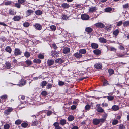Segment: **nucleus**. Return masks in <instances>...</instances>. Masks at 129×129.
Wrapping results in <instances>:
<instances>
[{"label": "nucleus", "mask_w": 129, "mask_h": 129, "mask_svg": "<svg viewBox=\"0 0 129 129\" xmlns=\"http://www.w3.org/2000/svg\"><path fill=\"white\" fill-rule=\"evenodd\" d=\"M6 67L7 68V69H9L11 67L10 64L9 63H6L5 64Z\"/></svg>", "instance_id": "nucleus-34"}, {"label": "nucleus", "mask_w": 129, "mask_h": 129, "mask_svg": "<svg viewBox=\"0 0 129 129\" xmlns=\"http://www.w3.org/2000/svg\"><path fill=\"white\" fill-rule=\"evenodd\" d=\"M70 49L69 48H65L63 50V53L64 54H66L68 53L70 51Z\"/></svg>", "instance_id": "nucleus-10"}, {"label": "nucleus", "mask_w": 129, "mask_h": 129, "mask_svg": "<svg viewBox=\"0 0 129 129\" xmlns=\"http://www.w3.org/2000/svg\"><path fill=\"white\" fill-rule=\"evenodd\" d=\"M99 122H102V123H103L105 121V119L103 118H102L100 119H99Z\"/></svg>", "instance_id": "nucleus-59"}, {"label": "nucleus", "mask_w": 129, "mask_h": 129, "mask_svg": "<svg viewBox=\"0 0 129 129\" xmlns=\"http://www.w3.org/2000/svg\"><path fill=\"white\" fill-rule=\"evenodd\" d=\"M10 125L8 124H6L4 126L5 129H9L10 128Z\"/></svg>", "instance_id": "nucleus-42"}, {"label": "nucleus", "mask_w": 129, "mask_h": 129, "mask_svg": "<svg viewBox=\"0 0 129 129\" xmlns=\"http://www.w3.org/2000/svg\"><path fill=\"white\" fill-rule=\"evenodd\" d=\"M76 107L75 105L72 106L71 107V109L72 110H74L76 109Z\"/></svg>", "instance_id": "nucleus-64"}, {"label": "nucleus", "mask_w": 129, "mask_h": 129, "mask_svg": "<svg viewBox=\"0 0 129 129\" xmlns=\"http://www.w3.org/2000/svg\"><path fill=\"white\" fill-rule=\"evenodd\" d=\"M93 52L95 54L97 55L100 54L101 52L100 50L98 49L94 50Z\"/></svg>", "instance_id": "nucleus-16"}, {"label": "nucleus", "mask_w": 129, "mask_h": 129, "mask_svg": "<svg viewBox=\"0 0 129 129\" xmlns=\"http://www.w3.org/2000/svg\"><path fill=\"white\" fill-rule=\"evenodd\" d=\"M107 116V114L105 113V114H104L103 115V116H102L103 118L105 119L106 118Z\"/></svg>", "instance_id": "nucleus-56"}, {"label": "nucleus", "mask_w": 129, "mask_h": 129, "mask_svg": "<svg viewBox=\"0 0 129 129\" xmlns=\"http://www.w3.org/2000/svg\"><path fill=\"white\" fill-rule=\"evenodd\" d=\"M123 26L124 27H127L129 26V21H126L124 22L123 23Z\"/></svg>", "instance_id": "nucleus-19"}, {"label": "nucleus", "mask_w": 129, "mask_h": 129, "mask_svg": "<svg viewBox=\"0 0 129 129\" xmlns=\"http://www.w3.org/2000/svg\"><path fill=\"white\" fill-rule=\"evenodd\" d=\"M97 9L98 8L96 7H92L90 8L89 10V12H95Z\"/></svg>", "instance_id": "nucleus-6"}, {"label": "nucleus", "mask_w": 129, "mask_h": 129, "mask_svg": "<svg viewBox=\"0 0 129 129\" xmlns=\"http://www.w3.org/2000/svg\"><path fill=\"white\" fill-rule=\"evenodd\" d=\"M7 98V95L6 94L3 95L0 97V98L3 100H6Z\"/></svg>", "instance_id": "nucleus-35"}, {"label": "nucleus", "mask_w": 129, "mask_h": 129, "mask_svg": "<svg viewBox=\"0 0 129 129\" xmlns=\"http://www.w3.org/2000/svg\"><path fill=\"white\" fill-rule=\"evenodd\" d=\"M38 57L39 58L41 59H43L44 58V56L41 54L39 55Z\"/></svg>", "instance_id": "nucleus-51"}, {"label": "nucleus", "mask_w": 129, "mask_h": 129, "mask_svg": "<svg viewBox=\"0 0 129 129\" xmlns=\"http://www.w3.org/2000/svg\"><path fill=\"white\" fill-rule=\"evenodd\" d=\"M91 46L93 48L95 49L98 48V46L97 44L94 43H93L91 44Z\"/></svg>", "instance_id": "nucleus-17"}, {"label": "nucleus", "mask_w": 129, "mask_h": 129, "mask_svg": "<svg viewBox=\"0 0 129 129\" xmlns=\"http://www.w3.org/2000/svg\"><path fill=\"white\" fill-rule=\"evenodd\" d=\"M9 13L10 15H13L15 14L16 12L14 11L13 10L10 9L9 10Z\"/></svg>", "instance_id": "nucleus-30"}, {"label": "nucleus", "mask_w": 129, "mask_h": 129, "mask_svg": "<svg viewBox=\"0 0 129 129\" xmlns=\"http://www.w3.org/2000/svg\"><path fill=\"white\" fill-rule=\"evenodd\" d=\"M118 122V121L117 120L114 119L113 120L112 124L113 125H114L117 124Z\"/></svg>", "instance_id": "nucleus-33"}, {"label": "nucleus", "mask_w": 129, "mask_h": 129, "mask_svg": "<svg viewBox=\"0 0 129 129\" xmlns=\"http://www.w3.org/2000/svg\"><path fill=\"white\" fill-rule=\"evenodd\" d=\"M112 109L114 111H116L119 110L120 109V108L117 105H114L112 107Z\"/></svg>", "instance_id": "nucleus-8"}, {"label": "nucleus", "mask_w": 129, "mask_h": 129, "mask_svg": "<svg viewBox=\"0 0 129 129\" xmlns=\"http://www.w3.org/2000/svg\"><path fill=\"white\" fill-rule=\"evenodd\" d=\"M119 31L118 29L115 30L113 32V34L114 35L117 36L119 34Z\"/></svg>", "instance_id": "nucleus-32"}, {"label": "nucleus", "mask_w": 129, "mask_h": 129, "mask_svg": "<svg viewBox=\"0 0 129 129\" xmlns=\"http://www.w3.org/2000/svg\"><path fill=\"white\" fill-rule=\"evenodd\" d=\"M50 28L52 30L54 31L56 29V27L54 25H51L50 26Z\"/></svg>", "instance_id": "nucleus-38"}, {"label": "nucleus", "mask_w": 129, "mask_h": 129, "mask_svg": "<svg viewBox=\"0 0 129 129\" xmlns=\"http://www.w3.org/2000/svg\"><path fill=\"white\" fill-rule=\"evenodd\" d=\"M107 99L109 101H112L113 100L114 97L113 96H107Z\"/></svg>", "instance_id": "nucleus-27"}, {"label": "nucleus", "mask_w": 129, "mask_h": 129, "mask_svg": "<svg viewBox=\"0 0 129 129\" xmlns=\"http://www.w3.org/2000/svg\"><path fill=\"white\" fill-rule=\"evenodd\" d=\"M41 93L42 95L44 96H46L47 94V92L46 91H43Z\"/></svg>", "instance_id": "nucleus-44"}, {"label": "nucleus", "mask_w": 129, "mask_h": 129, "mask_svg": "<svg viewBox=\"0 0 129 129\" xmlns=\"http://www.w3.org/2000/svg\"><path fill=\"white\" fill-rule=\"evenodd\" d=\"M55 63H61L63 62V60L61 58H59L55 60Z\"/></svg>", "instance_id": "nucleus-15"}, {"label": "nucleus", "mask_w": 129, "mask_h": 129, "mask_svg": "<svg viewBox=\"0 0 129 129\" xmlns=\"http://www.w3.org/2000/svg\"><path fill=\"white\" fill-rule=\"evenodd\" d=\"M112 9L111 8L109 7L106 8L105 11L106 12H110L112 11Z\"/></svg>", "instance_id": "nucleus-37"}, {"label": "nucleus", "mask_w": 129, "mask_h": 129, "mask_svg": "<svg viewBox=\"0 0 129 129\" xmlns=\"http://www.w3.org/2000/svg\"><path fill=\"white\" fill-rule=\"evenodd\" d=\"M52 46L53 48L55 49L56 50L57 48V47L56 46V45L55 44H52Z\"/></svg>", "instance_id": "nucleus-58"}, {"label": "nucleus", "mask_w": 129, "mask_h": 129, "mask_svg": "<svg viewBox=\"0 0 129 129\" xmlns=\"http://www.w3.org/2000/svg\"><path fill=\"white\" fill-rule=\"evenodd\" d=\"M122 21H121L117 22L116 23L117 26H121L122 25Z\"/></svg>", "instance_id": "nucleus-45"}, {"label": "nucleus", "mask_w": 129, "mask_h": 129, "mask_svg": "<svg viewBox=\"0 0 129 129\" xmlns=\"http://www.w3.org/2000/svg\"><path fill=\"white\" fill-rule=\"evenodd\" d=\"M94 67L98 69H101L102 67V66L101 63H98L94 65Z\"/></svg>", "instance_id": "nucleus-13"}, {"label": "nucleus", "mask_w": 129, "mask_h": 129, "mask_svg": "<svg viewBox=\"0 0 129 129\" xmlns=\"http://www.w3.org/2000/svg\"><path fill=\"white\" fill-rule=\"evenodd\" d=\"M33 62H34L36 63H40L41 62V61L39 59H35L34 60Z\"/></svg>", "instance_id": "nucleus-28"}, {"label": "nucleus", "mask_w": 129, "mask_h": 129, "mask_svg": "<svg viewBox=\"0 0 129 129\" xmlns=\"http://www.w3.org/2000/svg\"><path fill=\"white\" fill-rule=\"evenodd\" d=\"M95 25L96 26L101 28H104L105 26L104 25L101 23H97L95 24Z\"/></svg>", "instance_id": "nucleus-7"}, {"label": "nucleus", "mask_w": 129, "mask_h": 129, "mask_svg": "<svg viewBox=\"0 0 129 129\" xmlns=\"http://www.w3.org/2000/svg\"><path fill=\"white\" fill-rule=\"evenodd\" d=\"M111 51H116V49L113 47H111L109 49Z\"/></svg>", "instance_id": "nucleus-62"}, {"label": "nucleus", "mask_w": 129, "mask_h": 129, "mask_svg": "<svg viewBox=\"0 0 129 129\" xmlns=\"http://www.w3.org/2000/svg\"><path fill=\"white\" fill-rule=\"evenodd\" d=\"M124 55L122 54H118L117 56L118 57H122L124 56Z\"/></svg>", "instance_id": "nucleus-60"}, {"label": "nucleus", "mask_w": 129, "mask_h": 129, "mask_svg": "<svg viewBox=\"0 0 129 129\" xmlns=\"http://www.w3.org/2000/svg\"><path fill=\"white\" fill-rule=\"evenodd\" d=\"M97 108L96 110L98 112L100 113H102L103 112L104 110L100 106L99 104H97L96 106Z\"/></svg>", "instance_id": "nucleus-3"}, {"label": "nucleus", "mask_w": 129, "mask_h": 129, "mask_svg": "<svg viewBox=\"0 0 129 129\" xmlns=\"http://www.w3.org/2000/svg\"><path fill=\"white\" fill-rule=\"evenodd\" d=\"M18 1L19 4H23L24 3V0H18Z\"/></svg>", "instance_id": "nucleus-61"}, {"label": "nucleus", "mask_w": 129, "mask_h": 129, "mask_svg": "<svg viewBox=\"0 0 129 129\" xmlns=\"http://www.w3.org/2000/svg\"><path fill=\"white\" fill-rule=\"evenodd\" d=\"M119 129H125V127L122 124H120L119 125Z\"/></svg>", "instance_id": "nucleus-40"}, {"label": "nucleus", "mask_w": 129, "mask_h": 129, "mask_svg": "<svg viewBox=\"0 0 129 129\" xmlns=\"http://www.w3.org/2000/svg\"><path fill=\"white\" fill-rule=\"evenodd\" d=\"M74 119V117L72 115H70L68 117V120L69 121H72Z\"/></svg>", "instance_id": "nucleus-25"}, {"label": "nucleus", "mask_w": 129, "mask_h": 129, "mask_svg": "<svg viewBox=\"0 0 129 129\" xmlns=\"http://www.w3.org/2000/svg\"><path fill=\"white\" fill-rule=\"evenodd\" d=\"M25 62L28 66H29L31 64V61L29 60H26Z\"/></svg>", "instance_id": "nucleus-46"}, {"label": "nucleus", "mask_w": 129, "mask_h": 129, "mask_svg": "<svg viewBox=\"0 0 129 129\" xmlns=\"http://www.w3.org/2000/svg\"><path fill=\"white\" fill-rule=\"evenodd\" d=\"M33 26L36 29L38 30H40L42 28L41 25L38 23H36L34 24Z\"/></svg>", "instance_id": "nucleus-2"}, {"label": "nucleus", "mask_w": 129, "mask_h": 129, "mask_svg": "<svg viewBox=\"0 0 129 129\" xmlns=\"http://www.w3.org/2000/svg\"><path fill=\"white\" fill-rule=\"evenodd\" d=\"M86 50L85 49H80L79 50V52H80V53L81 54H85L86 52Z\"/></svg>", "instance_id": "nucleus-23"}, {"label": "nucleus", "mask_w": 129, "mask_h": 129, "mask_svg": "<svg viewBox=\"0 0 129 129\" xmlns=\"http://www.w3.org/2000/svg\"><path fill=\"white\" fill-rule=\"evenodd\" d=\"M74 55L77 58H79L82 56V55L80 52L75 53Z\"/></svg>", "instance_id": "nucleus-9"}, {"label": "nucleus", "mask_w": 129, "mask_h": 129, "mask_svg": "<svg viewBox=\"0 0 129 129\" xmlns=\"http://www.w3.org/2000/svg\"><path fill=\"white\" fill-rule=\"evenodd\" d=\"M99 123V121L98 119H95L93 120V123L94 125H97Z\"/></svg>", "instance_id": "nucleus-21"}, {"label": "nucleus", "mask_w": 129, "mask_h": 129, "mask_svg": "<svg viewBox=\"0 0 129 129\" xmlns=\"http://www.w3.org/2000/svg\"><path fill=\"white\" fill-rule=\"evenodd\" d=\"M61 6L65 9L68 8L70 7V5L67 3H63L61 4Z\"/></svg>", "instance_id": "nucleus-12"}, {"label": "nucleus", "mask_w": 129, "mask_h": 129, "mask_svg": "<svg viewBox=\"0 0 129 129\" xmlns=\"http://www.w3.org/2000/svg\"><path fill=\"white\" fill-rule=\"evenodd\" d=\"M25 56L27 57H29L30 56V54L29 52H26L25 53Z\"/></svg>", "instance_id": "nucleus-47"}, {"label": "nucleus", "mask_w": 129, "mask_h": 129, "mask_svg": "<svg viewBox=\"0 0 129 129\" xmlns=\"http://www.w3.org/2000/svg\"><path fill=\"white\" fill-rule=\"evenodd\" d=\"M123 7L124 8H127L129 7V4L128 3L126 4L123 5Z\"/></svg>", "instance_id": "nucleus-49"}, {"label": "nucleus", "mask_w": 129, "mask_h": 129, "mask_svg": "<svg viewBox=\"0 0 129 129\" xmlns=\"http://www.w3.org/2000/svg\"><path fill=\"white\" fill-rule=\"evenodd\" d=\"M66 120L64 119L61 120L60 122V123L62 125H64L66 123Z\"/></svg>", "instance_id": "nucleus-22"}, {"label": "nucleus", "mask_w": 129, "mask_h": 129, "mask_svg": "<svg viewBox=\"0 0 129 129\" xmlns=\"http://www.w3.org/2000/svg\"><path fill=\"white\" fill-rule=\"evenodd\" d=\"M99 40L100 42L103 43H105L107 42L106 39L103 38H100L99 39Z\"/></svg>", "instance_id": "nucleus-18"}, {"label": "nucleus", "mask_w": 129, "mask_h": 129, "mask_svg": "<svg viewBox=\"0 0 129 129\" xmlns=\"http://www.w3.org/2000/svg\"><path fill=\"white\" fill-rule=\"evenodd\" d=\"M21 53V51L18 49H16L14 51V54L16 56L20 55Z\"/></svg>", "instance_id": "nucleus-4"}, {"label": "nucleus", "mask_w": 129, "mask_h": 129, "mask_svg": "<svg viewBox=\"0 0 129 129\" xmlns=\"http://www.w3.org/2000/svg\"><path fill=\"white\" fill-rule=\"evenodd\" d=\"M64 84V82L61 81H59V85L60 86L63 85Z\"/></svg>", "instance_id": "nucleus-63"}, {"label": "nucleus", "mask_w": 129, "mask_h": 129, "mask_svg": "<svg viewBox=\"0 0 129 129\" xmlns=\"http://www.w3.org/2000/svg\"><path fill=\"white\" fill-rule=\"evenodd\" d=\"M5 50L6 51L9 53H11V52L12 49L10 46L7 47L5 49Z\"/></svg>", "instance_id": "nucleus-14"}, {"label": "nucleus", "mask_w": 129, "mask_h": 129, "mask_svg": "<svg viewBox=\"0 0 129 129\" xmlns=\"http://www.w3.org/2000/svg\"><path fill=\"white\" fill-rule=\"evenodd\" d=\"M13 110V109L12 108L8 107V109L5 111L4 113V114L6 115H9L10 113Z\"/></svg>", "instance_id": "nucleus-1"}, {"label": "nucleus", "mask_w": 129, "mask_h": 129, "mask_svg": "<svg viewBox=\"0 0 129 129\" xmlns=\"http://www.w3.org/2000/svg\"><path fill=\"white\" fill-rule=\"evenodd\" d=\"M20 16H16L14 17L13 19L14 21H18L20 19Z\"/></svg>", "instance_id": "nucleus-24"}, {"label": "nucleus", "mask_w": 129, "mask_h": 129, "mask_svg": "<svg viewBox=\"0 0 129 129\" xmlns=\"http://www.w3.org/2000/svg\"><path fill=\"white\" fill-rule=\"evenodd\" d=\"M47 84V83L46 81H44L42 82V83L41 84V85L42 87L45 86Z\"/></svg>", "instance_id": "nucleus-31"}, {"label": "nucleus", "mask_w": 129, "mask_h": 129, "mask_svg": "<svg viewBox=\"0 0 129 129\" xmlns=\"http://www.w3.org/2000/svg\"><path fill=\"white\" fill-rule=\"evenodd\" d=\"M52 87V85L51 84L48 83L47 85V87H46V88L49 89V88L51 87Z\"/></svg>", "instance_id": "nucleus-54"}, {"label": "nucleus", "mask_w": 129, "mask_h": 129, "mask_svg": "<svg viewBox=\"0 0 129 129\" xmlns=\"http://www.w3.org/2000/svg\"><path fill=\"white\" fill-rule=\"evenodd\" d=\"M62 18L64 20H67L68 19V17L65 15H62Z\"/></svg>", "instance_id": "nucleus-41"}, {"label": "nucleus", "mask_w": 129, "mask_h": 129, "mask_svg": "<svg viewBox=\"0 0 129 129\" xmlns=\"http://www.w3.org/2000/svg\"><path fill=\"white\" fill-rule=\"evenodd\" d=\"M52 113V112L51 111H48L47 113V116H50Z\"/></svg>", "instance_id": "nucleus-53"}, {"label": "nucleus", "mask_w": 129, "mask_h": 129, "mask_svg": "<svg viewBox=\"0 0 129 129\" xmlns=\"http://www.w3.org/2000/svg\"><path fill=\"white\" fill-rule=\"evenodd\" d=\"M11 3V2L7 1L5 2V5H10Z\"/></svg>", "instance_id": "nucleus-50"}, {"label": "nucleus", "mask_w": 129, "mask_h": 129, "mask_svg": "<svg viewBox=\"0 0 129 129\" xmlns=\"http://www.w3.org/2000/svg\"><path fill=\"white\" fill-rule=\"evenodd\" d=\"M85 31L88 33H91L93 31L92 28L90 27H86L85 29Z\"/></svg>", "instance_id": "nucleus-20"}, {"label": "nucleus", "mask_w": 129, "mask_h": 129, "mask_svg": "<svg viewBox=\"0 0 129 129\" xmlns=\"http://www.w3.org/2000/svg\"><path fill=\"white\" fill-rule=\"evenodd\" d=\"M47 64L49 66L53 65L54 63V61L51 59H48L47 61Z\"/></svg>", "instance_id": "nucleus-11"}, {"label": "nucleus", "mask_w": 129, "mask_h": 129, "mask_svg": "<svg viewBox=\"0 0 129 129\" xmlns=\"http://www.w3.org/2000/svg\"><path fill=\"white\" fill-rule=\"evenodd\" d=\"M15 6L18 8H19L20 7V4L19 3H15Z\"/></svg>", "instance_id": "nucleus-55"}, {"label": "nucleus", "mask_w": 129, "mask_h": 129, "mask_svg": "<svg viewBox=\"0 0 129 129\" xmlns=\"http://www.w3.org/2000/svg\"><path fill=\"white\" fill-rule=\"evenodd\" d=\"M53 125L55 127V128L59 126V124L57 122H55L54 123Z\"/></svg>", "instance_id": "nucleus-43"}, {"label": "nucleus", "mask_w": 129, "mask_h": 129, "mask_svg": "<svg viewBox=\"0 0 129 129\" xmlns=\"http://www.w3.org/2000/svg\"><path fill=\"white\" fill-rule=\"evenodd\" d=\"M29 23L28 22H25V27H27L29 25Z\"/></svg>", "instance_id": "nucleus-57"}, {"label": "nucleus", "mask_w": 129, "mask_h": 129, "mask_svg": "<svg viewBox=\"0 0 129 129\" xmlns=\"http://www.w3.org/2000/svg\"><path fill=\"white\" fill-rule=\"evenodd\" d=\"M35 13L37 15H41L42 14V12L40 10H38L35 12Z\"/></svg>", "instance_id": "nucleus-29"}, {"label": "nucleus", "mask_w": 129, "mask_h": 129, "mask_svg": "<svg viewBox=\"0 0 129 129\" xmlns=\"http://www.w3.org/2000/svg\"><path fill=\"white\" fill-rule=\"evenodd\" d=\"M91 106L89 105H86L85 107V109L86 110H88L90 109Z\"/></svg>", "instance_id": "nucleus-48"}, {"label": "nucleus", "mask_w": 129, "mask_h": 129, "mask_svg": "<svg viewBox=\"0 0 129 129\" xmlns=\"http://www.w3.org/2000/svg\"><path fill=\"white\" fill-rule=\"evenodd\" d=\"M21 121L20 120L18 119L16 120L15 122L16 124L18 125L21 123Z\"/></svg>", "instance_id": "nucleus-39"}, {"label": "nucleus", "mask_w": 129, "mask_h": 129, "mask_svg": "<svg viewBox=\"0 0 129 129\" xmlns=\"http://www.w3.org/2000/svg\"><path fill=\"white\" fill-rule=\"evenodd\" d=\"M108 72L109 73L110 75H111L114 73V71L111 69H109L108 70Z\"/></svg>", "instance_id": "nucleus-36"}, {"label": "nucleus", "mask_w": 129, "mask_h": 129, "mask_svg": "<svg viewBox=\"0 0 129 129\" xmlns=\"http://www.w3.org/2000/svg\"><path fill=\"white\" fill-rule=\"evenodd\" d=\"M33 11L31 10H28L26 12V14L27 15V16H28L31 13H33Z\"/></svg>", "instance_id": "nucleus-26"}, {"label": "nucleus", "mask_w": 129, "mask_h": 129, "mask_svg": "<svg viewBox=\"0 0 129 129\" xmlns=\"http://www.w3.org/2000/svg\"><path fill=\"white\" fill-rule=\"evenodd\" d=\"M108 106V104L106 103H104L102 104V106L103 107H107Z\"/></svg>", "instance_id": "nucleus-52"}, {"label": "nucleus", "mask_w": 129, "mask_h": 129, "mask_svg": "<svg viewBox=\"0 0 129 129\" xmlns=\"http://www.w3.org/2000/svg\"><path fill=\"white\" fill-rule=\"evenodd\" d=\"M81 18L82 20H86L89 19V16L88 15L86 14H83L81 15Z\"/></svg>", "instance_id": "nucleus-5"}]
</instances>
